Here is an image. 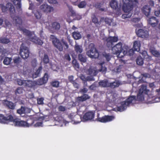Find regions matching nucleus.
Listing matches in <instances>:
<instances>
[{"label": "nucleus", "instance_id": "f257e3e1", "mask_svg": "<svg viewBox=\"0 0 160 160\" xmlns=\"http://www.w3.org/2000/svg\"><path fill=\"white\" fill-rule=\"evenodd\" d=\"M140 96V89H138V93L137 95V97L135 96H130L129 97L124 101L122 102H121V105L117 107V109L118 111L120 112H122L125 110L127 107L131 104H132L136 103L137 101V98L139 99V96Z\"/></svg>", "mask_w": 160, "mask_h": 160}, {"label": "nucleus", "instance_id": "f03ea898", "mask_svg": "<svg viewBox=\"0 0 160 160\" xmlns=\"http://www.w3.org/2000/svg\"><path fill=\"white\" fill-rule=\"evenodd\" d=\"M55 36L53 35L50 36V38L53 39L52 40V42L54 46L60 52H62L63 50V45L65 49H67L68 48V43L63 39L60 41L56 38H54Z\"/></svg>", "mask_w": 160, "mask_h": 160}, {"label": "nucleus", "instance_id": "7ed1b4c3", "mask_svg": "<svg viewBox=\"0 0 160 160\" xmlns=\"http://www.w3.org/2000/svg\"><path fill=\"white\" fill-rule=\"evenodd\" d=\"M21 30L23 33L29 38V40L34 43L42 45L43 43L42 41L35 35L33 34L30 31L24 28Z\"/></svg>", "mask_w": 160, "mask_h": 160}, {"label": "nucleus", "instance_id": "20e7f679", "mask_svg": "<svg viewBox=\"0 0 160 160\" xmlns=\"http://www.w3.org/2000/svg\"><path fill=\"white\" fill-rule=\"evenodd\" d=\"M7 6L8 7V11H9L12 18L16 25L21 24L22 23L21 18L18 16H14L15 13V10L14 6L11 3H7Z\"/></svg>", "mask_w": 160, "mask_h": 160}, {"label": "nucleus", "instance_id": "39448f33", "mask_svg": "<svg viewBox=\"0 0 160 160\" xmlns=\"http://www.w3.org/2000/svg\"><path fill=\"white\" fill-rule=\"evenodd\" d=\"M122 9L125 12L130 13L133 8V2H138V0H122Z\"/></svg>", "mask_w": 160, "mask_h": 160}, {"label": "nucleus", "instance_id": "423d86ee", "mask_svg": "<svg viewBox=\"0 0 160 160\" xmlns=\"http://www.w3.org/2000/svg\"><path fill=\"white\" fill-rule=\"evenodd\" d=\"M86 54L89 57L92 58H98L99 57L98 51L93 44L90 45V49L87 52Z\"/></svg>", "mask_w": 160, "mask_h": 160}, {"label": "nucleus", "instance_id": "0eeeda50", "mask_svg": "<svg viewBox=\"0 0 160 160\" xmlns=\"http://www.w3.org/2000/svg\"><path fill=\"white\" fill-rule=\"evenodd\" d=\"M30 51L28 47L24 43H22L20 46L19 54L24 59L27 58L29 56Z\"/></svg>", "mask_w": 160, "mask_h": 160}, {"label": "nucleus", "instance_id": "6e6552de", "mask_svg": "<svg viewBox=\"0 0 160 160\" xmlns=\"http://www.w3.org/2000/svg\"><path fill=\"white\" fill-rule=\"evenodd\" d=\"M11 122H12L16 126L23 127H29L33 124V121L31 124L28 123L27 122L21 120L20 119L17 118H14L13 117L12 120Z\"/></svg>", "mask_w": 160, "mask_h": 160}, {"label": "nucleus", "instance_id": "1a4fd4ad", "mask_svg": "<svg viewBox=\"0 0 160 160\" xmlns=\"http://www.w3.org/2000/svg\"><path fill=\"white\" fill-rule=\"evenodd\" d=\"M48 75L47 73H45L42 78L38 79L36 81H34L35 86H40L46 83L48 80Z\"/></svg>", "mask_w": 160, "mask_h": 160}, {"label": "nucleus", "instance_id": "9d476101", "mask_svg": "<svg viewBox=\"0 0 160 160\" xmlns=\"http://www.w3.org/2000/svg\"><path fill=\"white\" fill-rule=\"evenodd\" d=\"M95 113L93 111H89L86 112L83 115L82 120L84 122L91 121L93 120Z\"/></svg>", "mask_w": 160, "mask_h": 160}, {"label": "nucleus", "instance_id": "9b49d317", "mask_svg": "<svg viewBox=\"0 0 160 160\" xmlns=\"http://www.w3.org/2000/svg\"><path fill=\"white\" fill-rule=\"evenodd\" d=\"M118 38L117 37L110 36L106 38L105 40L107 47L109 48L112 47L113 43L118 41Z\"/></svg>", "mask_w": 160, "mask_h": 160}, {"label": "nucleus", "instance_id": "f8f14e48", "mask_svg": "<svg viewBox=\"0 0 160 160\" xmlns=\"http://www.w3.org/2000/svg\"><path fill=\"white\" fill-rule=\"evenodd\" d=\"M112 51L113 54L119 55L123 51L122 44L121 42H119L112 48Z\"/></svg>", "mask_w": 160, "mask_h": 160}, {"label": "nucleus", "instance_id": "ddd939ff", "mask_svg": "<svg viewBox=\"0 0 160 160\" xmlns=\"http://www.w3.org/2000/svg\"><path fill=\"white\" fill-rule=\"evenodd\" d=\"M114 118L113 116L105 115L102 117H97V120L100 122L106 123L112 121Z\"/></svg>", "mask_w": 160, "mask_h": 160}, {"label": "nucleus", "instance_id": "4468645a", "mask_svg": "<svg viewBox=\"0 0 160 160\" xmlns=\"http://www.w3.org/2000/svg\"><path fill=\"white\" fill-rule=\"evenodd\" d=\"M13 116L9 115L7 117H5L2 114H0V122L2 123H8L12 120Z\"/></svg>", "mask_w": 160, "mask_h": 160}, {"label": "nucleus", "instance_id": "2eb2a0df", "mask_svg": "<svg viewBox=\"0 0 160 160\" xmlns=\"http://www.w3.org/2000/svg\"><path fill=\"white\" fill-rule=\"evenodd\" d=\"M40 8L42 11L47 13L50 12L53 10V7L46 4H43L41 5L40 7Z\"/></svg>", "mask_w": 160, "mask_h": 160}, {"label": "nucleus", "instance_id": "dca6fc26", "mask_svg": "<svg viewBox=\"0 0 160 160\" xmlns=\"http://www.w3.org/2000/svg\"><path fill=\"white\" fill-rule=\"evenodd\" d=\"M133 50L130 49L129 51V54L130 56L132 55L134 53V51H140V44H138V41H135L133 45Z\"/></svg>", "mask_w": 160, "mask_h": 160}, {"label": "nucleus", "instance_id": "f3484780", "mask_svg": "<svg viewBox=\"0 0 160 160\" xmlns=\"http://www.w3.org/2000/svg\"><path fill=\"white\" fill-rule=\"evenodd\" d=\"M30 112V110L29 108L22 106L17 111V113L20 115L29 113Z\"/></svg>", "mask_w": 160, "mask_h": 160}, {"label": "nucleus", "instance_id": "a211bd4d", "mask_svg": "<svg viewBox=\"0 0 160 160\" xmlns=\"http://www.w3.org/2000/svg\"><path fill=\"white\" fill-rule=\"evenodd\" d=\"M3 103L4 105L9 109L14 110L15 108L16 104L12 102L8 101L7 99L4 100L3 101Z\"/></svg>", "mask_w": 160, "mask_h": 160}, {"label": "nucleus", "instance_id": "6ab92c4d", "mask_svg": "<svg viewBox=\"0 0 160 160\" xmlns=\"http://www.w3.org/2000/svg\"><path fill=\"white\" fill-rule=\"evenodd\" d=\"M148 21V23L152 27H156L158 25L159 22V20L154 17L149 18Z\"/></svg>", "mask_w": 160, "mask_h": 160}, {"label": "nucleus", "instance_id": "aec40b11", "mask_svg": "<svg viewBox=\"0 0 160 160\" xmlns=\"http://www.w3.org/2000/svg\"><path fill=\"white\" fill-rule=\"evenodd\" d=\"M90 97L87 94H84L80 97H78L77 98L76 101L78 103H80L86 100L90 99Z\"/></svg>", "mask_w": 160, "mask_h": 160}, {"label": "nucleus", "instance_id": "412c9836", "mask_svg": "<svg viewBox=\"0 0 160 160\" xmlns=\"http://www.w3.org/2000/svg\"><path fill=\"white\" fill-rule=\"evenodd\" d=\"M60 24L57 22H52L51 24V29L54 31H58L60 28Z\"/></svg>", "mask_w": 160, "mask_h": 160}, {"label": "nucleus", "instance_id": "4be33fe9", "mask_svg": "<svg viewBox=\"0 0 160 160\" xmlns=\"http://www.w3.org/2000/svg\"><path fill=\"white\" fill-rule=\"evenodd\" d=\"M24 86L25 88H32L35 87L34 81H32L25 80L24 81Z\"/></svg>", "mask_w": 160, "mask_h": 160}, {"label": "nucleus", "instance_id": "5701e85b", "mask_svg": "<svg viewBox=\"0 0 160 160\" xmlns=\"http://www.w3.org/2000/svg\"><path fill=\"white\" fill-rule=\"evenodd\" d=\"M42 66L39 67L38 69L36 70L35 72L32 74V78H36L40 76L41 71L42 70Z\"/></svg>", "mask_w": 160, "mask_h": 160}, {"label": "nucleus", "instance_id": "b1692460", "mask_svg": "<svg viewBox=\"0 0 160 160\" xmlns=\"http://www.w3.org/2000/svg\"><path fill=\"white\" fill-rule=\"evenodd\" d=\"M14 5L16 6V8L22 10L21 9V0H11Z\"/></svg>", "mask_w": 160, "mask_h": 160}, {"label": "nucleus", "instance_id": "393cba45", "mask_svg": "<svg viewBox=\"0 0 160 160\" xmlns=\"http://www.w3.org/2000/svg\"><path fill=\"white\" fill-rule=\"evenodd\" d=\"M111 7L113 9H116L118 8V2L115 0H112L110 2Z\"/></svg>", "mask_w": 160, "mask_h": 160}, {"label": "nucleus", "instance_id": "a878e982", "mask_svg": "<svg viewBox=\"0 0 160 160\" xmlns=\"http://www.w3.org/2000/svg\"><path fill=\"white\" fill-rule=\"evenodd\" d=\"M142 11L146 16H148L150 12V8L149 6H145L143 8Z\"/></svg>", "mask_w": 160, "mask_h": 160}, {"label": "nucleus", "instance_id": "bb28decb", "mask_svg": "<svg viewBox=\"0 0 160 160\" xmlns=\"http://www.w3.org/2000/svg\"><path fill=\"white\" fill-rule=\"evenodd\" d=\"M78 59L82 64L85 63L87 61V58L86 57L82 54H79L78 55Z\"/></svg>", "mask_w": 160, "mask_h": 160}, {"label": "nucleus", "instance_id": "cd10ccee", "mask_svg": "<svg viewBox=\"0 0 160 160\" xmlns=\"http://www.w3.org/2000/svg\"><path fill=\"white\" fill-rule=\"evenodd\" d=\"M74 50L77 53H81L83 51L82 47L78 44H76L75 45Z\"/></svg>", "mask_w": 160, "mask_h": 160}, {"label": "nucleus", "instance_id": "c85d7f7f", "mask_svg": "<svg viewBox=\"0 0 160 160\" xmlns=\"http://www.w3.org/2000/svg\"><path fill=\"white\" fill-rule=\"evenodd\" d=\"M72 36L75 39L78 40L81 38V35L79 32H74L72 33Z\"/></svg>", "mask_w": 160, "mask_h": 160}, {"label": "nucleus", "instance_id": "c756f323", "mask_svg": "<svg viewBox=\"0 0 160 160\" xmlns=\"http://www.w3.org/2000/svg\"><path fill=\"white\" fill-rule=\"evenodd\" d=\"M148 36V32L147 30H144L141 29V37L147 38Z\"/></svg>", "mask_w": 160, "mask_h": 160}, {"label": "nucleus", "instance_id": "7c9ffc66", "mask_svg": "<svg viewBox=\"0 0 160 160\" xmlns=\"http://www.w3.org/2000/svg\"><path fill=\"white\" fill-rule=\"evenodd\" d=\"M104 21L106 24L108 25L109 26L111 25V23L112 22L111 19L108 18H104L103 17L101 18V21L102 22Z\"/></svg>", "mask_w": 160, "mask_h": 160}, {"label": "nucleus", "instance_id": "2f4dec72", "mask_svg": "<svg viewBox=\"0 0 160 160\" xmlns=\"http://www.w3.org/2000/svg\"><path fill=\"white\" fill-rule=\"evenodd\" d=\"M120 85V83L118 81L114 82H112L109 83V87L112 88H115L118 87Z\"/></svg>", "mask_w": 160, "mask_h": 160}, {"label": "nucleus", "instance_id": "473e14b6", "mask_svg": "<svg viewBox=\"0 0 160 160\" xmlns=\"http://www.w3.org/2000/svg\"><path fill=\"white\" fill-rule=\"evenodd\" d=\"M92 22L94 23L95 24H100L101 21H99L98 18L96 17L95 14L92 15Z\"/></svg>", "mask_w": 160, "mask_h": 160}, {"label": "nucleus", "instance_id": "72a5a7b5", "mask_svg": "<svg viewBox=\"0 0 160 160\" xmlns=\"http://www.w3.org/2000/svg\"><path fill=\"white\" fill-rule=\"evenodd\" d=\"M10 42V40L6 37L0 38V42L3 44H8Z\"/></svg>", "mask_w": 160, "mask_h": 160}, {"label": "nucleus", "instance_id": "f704fd0d", "mask_svg": "<svg viewBox=\"0 0 160 160\" xmlns=\"http://www.w3.org/2000/svg\"><path fill=\"white\" fill-rule=\"evenodd\" d=\"M12 60L11 58H8L6 57L5 58L3 61V63L4 65H9Z\"/></svg>", "mask_w": 160, "mask_h": 160}, {"label": "nucleus", "instance_id": "c9c22d12", "mask_svg": "<svg viewBox=\"0 0 160 160\" xmlns=\"http://www.w3.org/2000/svg\"><path fill=\"white\" fill-rule=\"evenodd\" d=\"M99 83L100 86L103 87H109V83L107 81H102Z\"/></svg>", "mask_w": 160, "mask_h": 160}, {"label": "nucleus", "instance_id": "e433bc0d", "mask_svg": "<svg viewBox=\"0 0 160 160\" xmlns=\"http://www.w3.org/2000/svg\"><path fill=\"white\" fill-rule=\"evenodd\" d=\"M33 13L34 14L35 17L37 19H41L42 15L40 12L37 10H34L33 11Z\"/></svg>", "mask_w": 160, "mask_h": 160}, {"label": "nucleus", "instance_id": "4c0bfd02", "mask_svg": "<svg viewBox=\"0 0 160 160\" xmlns=\"http://www.w3.org/2000/svg\"><path fill=\"white\" fill-rule=\"evenodd\" d=\"M102 55L105 58L107 61L108 62L110 60L111 56L109 53H107L104 52L102 53Z\"/></svg>", "mask_w": 160, "mask_h": 160}, {"label": "nucleus", "instance_id": "58836bf2", "mask_svg": "<svg viewBox=\"0 0 160 160\" xmlns=\"http://www.w3.org/2000/svg\"><path fill=\"white\" fill-rule=\"evenodd\" d=\"M87 5V3L85 1H81L77 4V6L79 8H84Z\"/></svg>", "mask_w": 160, "mask_h": 160}, {"label": "nucleus", "instance_id": "ea45409f", "mask_svg": "<svg viewBox=\"0 0 160 160\" xmlns=\"http://www.w3.org/2000/svg\"><path fill=\"white\" fill-rule=\"evenodd\" d=\"M151 52L154 56L156 57H158L160 56L159 52L154 49H151Z\"/></svg>", "mask_w": 160, "mask_h": 160}, {"label": "nucleus", "instance_id": "a19ab883", "mask_svg": "<svg viewBox=\"0 0 160 160\" xmlns=\"http://www.w3.org/2000/svg\"><path fill=\"white\" fill-rule=\"evenodd\" d=\"M72 64L73 65V67L75 69H79V64L77 62L76 59H74L72 60Z\"/></svg>", "mask_w": 160, "mask_h": 160}, {"label": "nucleus", "instance_id": "79ce46f5", "mask_svg": "<svg viewBox=\"0 0 160 160\" xmlns=\"http://www.w3.org/2000/svg\"><path fill=\"white\" fill-rule=\"evenodd\" d=\"M142 55L144 58H146L148 60L151 59V57L147 55V52L145 51H143L142 53Z\"/></svg>", "mask_w": 160, "mask_h": 160}, {"label": "nucleus", "instance_id": "37998d69", "mask_svg": "<svg viewBox=\"0 0 160 160\" xmlns=\"http://www.w3.org/2000/svg\"><path fill=\"white\" fill-rule=\"evenodd\" d=\"M43 61L44 63L47 64L49 62V59L48 55L46 54L44 55L43 59Z\"/></svg>", "mask_w": 160, "mask_h": 160}, {"label": "nucleus", "instance_id": "c03bdc74", "mask_svg": "<svg viewBox=\"0 0 160 160\" xmlns=\"http://www.w3.org/2000/svg\"><path fill=\"white\" fill-rule=\"evenodd\" d=\"M23 88L21 87L18 88L15 91V93L16 94H22L23 93Z\"/></svg>", "mask_w": 160, "mask_h": 160}, {"label": "nucleus", "instance_id": "a18cd8bd", "mask_svg": "<svg viewBox=\"0 0 160 160\" xmlns=\"http://www.w3.org/2000/svg\"><path fill=\"white\" fill-rule=\"evenodd\" d=\"M51 85L53 87L58 88L59 86V82L58 81H54L51 83Z\"/></svg>", "mask_w": 160, "mask_h": 160}, {"label": "nucleus", "instance_id": "49530a36", "mask_svg": "<svg viewBox=\"0 0 160 160\" xmlns=\"http://www.w3.org/2000/svg\"><path fill=\"white\" fill-rule=\"evenodd\" d=\"M1 8L2 12H5L8 10V7L7 6V3L5 6L3 4H1Z\"/></svg>", "mask_w": 160, "mask_h": 160}, {"label": "nucleus", "instance_id": "de8ad7c7", "mask_svg": "<svg viewBox=\"0 0 160 160\" xmlns=\"http://www.w3.org/2000/svg\"><path fill=\"white\" fill-rule=\"evenodd\" d=\"M44 98H40L37 99V103L39 105H43V102Z\"/></svg>", "mask_w": 160, "mask_h": 160}, {"label": "nucleus", "instance_id": "09e8293b", "mask_svg": "<svg viewBox=\"0 0 160 160\" xmlns=\"http://www.w3.org/2000/svg\"><path fill=\"white\" fill-rule=\"evenodd\" d=\"M25 80H22L21 79H17V83L18 85L20 86L23 85L24 86V81Z\"/></svg>", "mask_w": 160, "mask_h": 160}, {"label": "nucleus", "instance_id": "8fccbe9b", "mask_svg": "<svg viewBox=\"0 0 160 160\" xmlns=\"http://www.w3.org/2000/svg\"><path fill=\"white\" fill-rule=\"evenodd\" d=\"M69 9L70 12L71 13V16H74L76 15V13L75 11L73 10L72 8V7H69Z\"/></svg>", "mask_w": 160, "mask_h": 160}, {"label": "nucleus", "instance_id": "3c124183", "mask_svg": "<svg viewBox=\"0 0 160 160\" xmlns=\"http://www.w3.org/2000/svg\"><path fill=\"white\" fill-rule=\"evenodd\" d=\"M20 58L19 57L14 58L13 59V62L14 63L18 64L20 61Z\"/></svg>", "mask_w": 160, "mask_h": 160}, {"label": "nucleus", "instance_id": "603ef678", "mask_svg": "<svg viewBox=\"0 0 160 160\" xmlns=\"http://www.w3.org/2000/svg\"><path fill=\"white\" fill-rule=\"evenodd\" d=\"M104 63V62H102L101 63V68L100 69V71H102V72H105L107 70V68L105 67H103L102 65Z\"/></svg>", "mask_w": 160, "mask_h": 160}, {"label": "nucleus", "instance_id": "864d4df0", "mask_svg": "<svg viewBox=\"0 0 160 160\" xmlns=\"http://www.w3.org/2000/svg\"><path fill=\"white\" fill-rule=\"evenodd\" d=\"M64 58L65 59L68 61H70L71 59L70 55L68 53L65 54V55L64 56Z\"/></svg>", "mask_w": 160, "mask_h": 160}, {"label": "nucleus", "instance_id": "5fc2aeb1", "mask_svg": "<svg viewBox=\"0 0 160 160\" xmlns=\"http://www.w3.org/2000/svg\"><path fill=\"white\" fill-rule=\"evenodd\" d=\"M94 78L92 76H88L87 77L86 82L87 81H94Z\"/></svg>", "mask_w": 160, "mask_h": 160}, {"label": "nucleus", "instance_id": "6e6d98bb", "mask_svg": "<svg viewBox=\"0 0 160 160\" xmlns=\"http://www.w3.org/2000/svg\"><path fill=\"white\" fill-rule=\"evenodd\" d=\"M80 0H71L72 4L74 5H77L78 3V2L80 1Z\"/></svg>", "mask_w": 160, "mask_h": 160}, {"label": "nucleus", "instance_id": "4d7b16f0", "mask_svg": "<svg viewBox=\"0 0 160 160\" xmlns=\"http://www.w3.org/2000/svg\"><path fill=\"white\" fill-rule=\"evenodd\" d=\"M68 79L70 82L72 83L75 81L73 80V76L71 75L70 76H69L68 77Z\"/></svg>", "mask_w": 160, "mask_h": 160}, {"label": "nucleus", "instance_id": "13d9d810", "mask_svg": "<svg viewBox=\"0 0 160 160\" xmlns=\"http://www.w3.org/2000/svg\"><path fill=\"white\" fill-rule=\"evenodd\" d=\"M58 109L59 111L64 112L65 111L66 109L64 107L60 106L58 108Z\"/></svg>", "mask_w": 160, "mask_h": 160}, {"label": "nucleus", "instance_id": "bf43d9fd", "mask_svg": "<svg viewBox=\"0 0 160 160\" xmlns=\"http://www.w3.org/2000/svg\"><path fill=\"white\" fill-rule=\"evenodd\" d=\"M95 7L97 8H100L101 6V4L100 3L97 2L94 5Z\"/></svg>", "mask_w": 160, "mask_h": 160}, {"label": "nucleus", "instance_id": "052dcab7", "mask_svg": "<svg viewBox=\"0 0 160 160\" xmlns=\"http://www.w3.org/2000/svg\"><path fill=\"white\" fill-rule=\"evenodd\" d=\"M88 91V89L85 88H83L81 89L80 90V92L82 93H86Z\"/></svg>", "mask_w": 160, "mask_h": 160}, {"label": "nucleus", "instance_id": "680f3d73", "mask_svg": "<svg viewBox=\"0 0 160 160\" xmlns=\"http://www.w3.org/2000/svg\"><path fill=\"white\" fill-rule=\"evenodd\" d=\"M78 118L79 119H80V120H81V118L80 116H79L78 115H76L74 116V118H73V121H74V122H78V121H77L76 119V118ZM80 122V121H78V122Z\"/></svg>", "mask_w": 160, "mask_h": 160}, {"label": "nucleus", "instance_id": "e2e57ef3", "mask_svg": "<svg viewBox=\"0 0 160 160\" xmlns=\"http://www.w3.org/2000/svg\"><path fill=\"white\" fill-rule=\"evenodd\" d=\"M135 32L138 36L139 37H140V29L138 28H138H137Z\"/></svg>", "mask_w": 160, "mask_h": 160}, {"label": "nucleus", "instance_id": "0e129e2a", "mask_svg": "<svg viewBox=\"0 0 160 160\" xmlns=\"http://www.w3.org/2000/svg\"><path fill=\"white\" fill-rule=\"evenodd\" d=\"M154 101L153 102H160V97L159 98H153Z\"/></svg>", "mask_w": 160, "mask_h": 160}, {"label": "nucleus", "instance_id": "69168bd1", "mask_svg": "<svg viewBox=\"0 0 160 160\" xmlns=\"http://www.w3.org/2000/svg\"><path fill=\"white\" fill-rule=\"evenodd\" d=\"M42 122H36L35 124V126L36 127H39L42 126Z\"/></svg>", "mask_w": 160, "mask_h": 160}, {"label": "nucleus", "instance_id": "338daca9", "mask_svg": "<svg viewBox=\"0 0 160 160\" xmlns=\"http://www.w3.org/2000/svg\"><path fill=\"white\" fill-rule=\"evenodd\" d=\"M74 87L77 88H78L79 87V84L76 83L75 81L72 83Z\"/></svg>", "mask_w": 160, "mask_h": 160}, {"label": "nucleus", "instance_id": "774afa93", "mask_svg": "<svg viewBox=\"0 0 160 160\" xmlns=\"http://www.w3.org/2000/svg\"><path fill=\"white\" fill-rule=\"evenodd\" d=\"M155 15L157 17H160V9L159 11L155 12Z\"/></svg>", "mask_w": 160, "mask_h": 160}]
</instances>
